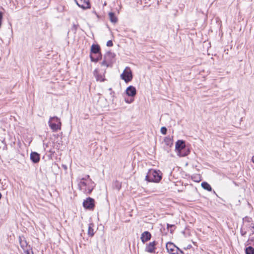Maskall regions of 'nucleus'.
I'll use <instances>...</instances> for the list:
<instances>
[{
    "instance_id": "obj_1",
    "label": "nucleus",
    "mask_w": 254,
    "mask_h": 254,
    "mask_svg": "<svg viewBox=\"0 0 254 254\" xmlns=\"http://www.w3.org/2000/svg\"><path fill=\"white\" fill-rule=\"evenodd\" d=\"M162 178V173L160 170L150 169L145 177V180L148 182L159 183Z\"/></svg>"
},
{
    "instance_id": "obj_2",
    "label": "nucleus",
    "mask_w": 254,
    "mask_h": 254,
    "mask_svg": "<svg viewBox=\"0 0 254 254\" xmlns=\"http://www.w3.org/2000/svg\"><path fill=\"white\" fill-rule=\"evenodd\" d=\"M48 124L53 132H56L61 129L62 123L60 118L57 116L50 117Z\"/></svg>"
},
{
    "instance_id": "obj_3",
    "label": "nucleus",
    "mask_w": 254,
    "mask_h": 254,
    "mask_svg": "<svg viewBox=\"0 0 254 254\" xmlns=\"http://www.w3.org/2000/svg\"><path fill=\"white\" fill-rule=\"evenodd\" d=\"M133 78L132 71L130 67H126L123 72L121 74V78L128 83L131 81Z\"/></svg>"
},
{
    "instance_id": "obj_4",
    "label": "nucleus",
    "mask_w": 254,
    "mask_h": 254,
    "mask_svg": "<svg viewBox=\"0 0 254 254\" xmlns=\"http://www.w3.org/2000/svg\"><path fill=\"white\" fill-rule=\"evenodd\" d=\"M83 206L86 209L93 210L95 207V200L90 197H87L83 202Z\"/></svg>"
},
{
    "instance_id": "obj_5",
    "label": "nucleus",
    "mask_w": 254,
    "mask_h": 254,
    "mask_svg": "<svg viewBox=\"0 0 254 254\" xmlns=\"http://www.w3.org/2000/svg\"><path fill=\"white\" fill-rule=\"evenodd\" d=\"M187 146L185 141L183 140H178L175 144V150L177 152L178 155L181 153V151Z\"/></svg>"
},
{
    "instance_id": "obj_6",
    "label": "nucleus",
    "mask_w": 254,
    "mask_h": 254,
    "mask_svg": "<svg viewBox=\"0 0 254 254\" xmlns=\"http://www.w3.org/2000/svg\"><path fill=\"white\" fill-rule=\"evenodd\" d=\"M77 5L83 9L90 8V3L89 0H74Z\"/></svg>"
},
{
    "instance_id": "obj_7",
    "label": "nucleus",
    "mask_w": 254,
    "mask_h": 254,
    "mask_svg": "<svg viewBox=\"0 0 254 254\" xmlns=\"http://www.w3.org/2000/svg\"><path fill=\"white\" fill-rule=\"evenodd\" d=\"M157 244V242L155 241L147 244L145 248V251L151 254L155 253V250L156 249V246Z\"/></svg>"
},
{
    "instance_id": "obj_8",
    "label": "nucleus",
    "mask_w": 254,
    "mask_h": 254,
    "mask_svg": "<svg viewBox=\"0 0 254 254\" xmlns=\"http://www.w3.org/2000/svg\"><path fill=\"white\" fill-rule=\"evenodd\" d=\"M18 240L20 247L23 250L28 248L29 246H30V245H28V243L23 236H19L18 237Z\"/></svg>"
},
{
    "instance_id": "obj_9",
    "label": "nucleus",
    "mask_w": 254,
    "mask_h": 254,
    "mask_svg": "<svg viewBox=\"0 0 254 254\" xmlns=\"http://www.w3.org/2000/svg\"><path fill=\"white\" fill-rule=\"evenodd\" d=\"M176 247H177L176 245L170 242L167 243L166 245V250L170 254H176L175 249L176 248Z\"/></svg>"
},
{
    "instance_id": "obj_10",
    "label": "nucleus",
    "mask_w": 254,
    "mask_h": 254,
    "mask_svg": "<svg viewBox=\"0 0 254 254\" xmlns=\"http://www.w3.org/2000/svg\"><path fill=\"white\" fill-rule=\"evenodd\" d=\"M30 160L34 163H38L40 161V155L36 152H31L30 153Z\"/></svg>"
},
{
    "instance_id": "obj_11",
    "label": "nucleus",
    "mask_w": 254,
    "mask_h": 254,
    "mask_svg": "<svg viewBox=\"0 0 254 254\" xmlns=\"http://www.w3.org/2000/svg\"><path fill=\"white\" fill-rule=\"evenodd\" d=\"M151 238V234L148 231H145L141 234L140 239L143 243L149 241Z\"/></svg>"
},
{
    "instance_id": "obj_12",
    "label": "nucleus",
    "mask_w": 254,
    "mask_h": 254,
    "mask_svg": "<svg viewBox=\"0 0 254 254\" xmlns=\"http://www.w3.org/2000/svg\"><path fill=\"white\" fill-rule=\"evenodd\" d=\"M126 92L127 95L130 97H134L136 94V88L131 85L127 88Z\"/></svg>"
},
{
    "instance_id": "obj_13",
    "label": "nucleus",
    "mask_w": 254,
    "mask_h": 254,
    "mask_svg": "<svg viewBox=\"0 0 254 254\" xmlns=\"http://www.w3.org/2000/svg\"><path fill=\"white\" fill-rule=\"evenodd\" d=\"M116 55L111 51L107 52L104 55V58L108 61L110 64L113 62V60L115 59Z\"/></svg>"
},
{
    "instance_id": "obj_14",
    "label": "nucleus",
    "mask_w": 254,
    "mask_h": 254,
    "mask_svg": "<svg viewBox=\"0 0 254 254\" xmlns=\"http://www.w3.org/2000/svg\"><path fill=\"white\" fill-rule=\"evenodd\" d=\"M101 52V48L98 44H93L91 46L90 55L96 54Z\"/></svg>"
},
{
    "instance_id": "obj_15",
    "label": "nucleus",
    "mask_w": 254,
    "mask_h": 254,
    "mask_svg": "<svg viewBox=\"0 0 254 254\" xmlns=\"http://www.w3.org/2000/svg\"><path fill=\"white\" fill-rule=\"evenodd\" d=\"M93 74L95 76L97 81L103 82L106 80L104 76L100 74L97 69H96L93 71Z\"/></svg>"
},
{
    "instance_id": "obj_16",
    "label": "nucleus",
    "mask_w": 254,
    "mask_h": 254,
    "mask_svg": "<svg viewBox=\"0 0 254 254\" xmlns=\"http://www.w3.org/2000/svg\"><path fill=\"white\" fill-rule=\"evenodd\" d=\"M190 152V148L189 146H187L180 153L178 156L180 157H185L189 155Z\"/></svg>"
},
{
    "instance_id": "obj_17",
    "label": "nucleus",
    "mask_w": 254,
    "mask_h": 254,
    "mask_svg": "<svg viewBox=\"0 0 254 254\" xmlns=\"http://www.w3.org/2000/svg\"><path fill=\"white\" fill-rule=\"evenodd\" d=\"M97 55L96 57H94L92 55H90V58L91 59V61L93 62L97 63L100 60H101L102 58V55L101 54V52L96 54Z\"/></svg>"
},
{
    "instance_id": "obj_18",
    "label": "nucleus",
    "mask_w": 254,
    "mask_h": 254,
    "mask_svg": "<svg viewBox=\"0 0 254 254\" xmlns=\"http://www.w3.org/2000/svg\"><path fill=\"white\" fill-rule=\"evenodd\" d=\"M109 16L110 20L111 22L113 23H116L118 21V18L116 16V14L113 12H110L109 13Z\"/></svg>"
},
{
    "instance_id": "obj_19",
    "label": "nucleus",
    "mask_w": 254,
    "mask_h": 254,
    "mask_svg": "<svg viewBox=\"0 0 254 254\" xmlns=\"http://www.w3.org/2000/svg\"><path fill=\"white\" fill-rule=\"evenodd\" d=\"M164 141L165 144L169 147H171L173 144V139L169 136L165 137Z\"/></svg>"
},
{
    "instance_id": "obj_20",
    "label": "nucleus",
    "mask_w": 254,
    "mask_h": 254,
    "mask_svg": "<svg viewBox=\"0 0 254 254\" xmlns=\"http://www.w3.org/2000/svg\"><path fill=\"white\" fill-rule=\"evenodd\" d=\"M201 186L203 189L207 191H211L212 190L211 186L206 182H203L201 183Z\"/></svg>"
},
{
    "instance_id": "obj_21",
    "label": "nucleus",
    "mask_w": 254,
    "mask_h": 254,
    "mask_svg": "<svg viewBox=\"0 0 254 254\" xmlns=\"http://www.w3.org/2000/svg\"><path fill=\"white\" fill-rule=\"evenodd\" d=\"M113 187L114 189H116L117 190L119 191L122 187V183L119 181L116 180L115 182H113Z\"/></svg>"
},
{
    "instance_id": "obj_22",
    "label": "nucleus",
    "mask_w": 254,
    "mask_h": 254,
    "mask_svg": "<svg viewBox=\"0 0 254 254\" xmlns=\"http://www.w3.org/2000/svg\"><path fill=\"white\" fill-rule=\"evenodd\" d=\"M94 225L92 223H90L88 225V235L90 237H93L94 235V229H93Z\"/></svg>"
},
{
    "instance_id": "obj_23",
    "label": "nucleus",
    "mask_w": 254,
    "mask_h": 254,
    "mask_svg": "<svg viewBox=\"0 0 254 254\" xmlns=\"http://www.w3.org/2000/svg\"><path fill=\"white\" fill-rule=\"evenodd\" d=\"M246 254H254V248L252 246H249L245 249Z\"/></svg>"
},
{
    "instance_id": "obj_24",
    "label": "nucleus",
    "mask_w": 254,
    "mask_h": 254,
    "mask_svg": "<svg viewBox=\"0 0 254 254\" xmlns=\"http://www.w3.org/2000/svg\"><path fill=\"white\" fill-rule=\"evenodd\" d=\"M23 250V254H34L32 248L30 247V246H29L28 248H27Z\"/></svg>"
},
{
    "instance_id": "obj_25",
    "label": "nucleus",
    "mask_w": 254,
    "mask_h": 254,
    "mask_svg": "<svg viewBox=\"0 0 254 254\" xmlns=\"http://www.w3.org/2000/svg\"><path fill=\"white\" fill-rule=\"evenodd\" d=\"M79 27L78 24H76L75 23H73L71 28V30L73 32L74 34H75L76 33L78 27Z\"/></svg>"
},
{
    "instance_id": "obj_26",
    "label": "nucleus",
    "mask_w": 254,
    "mask_h": 254,
    "mask_svg": "<svg viewBox=\"0 0 254 254\" xmlns=\"http://www.w3.org/2000/svg\"><path fill=\"white\" fill-rule=\"evenodd\" d=\"M101 65L105 66L106 67L109 66L110 63L104 58L103 61L101 63Z\"/></svg>"
},
{
    "instance_id": "obj_27",
    "label": "nucleus",
    "mask_w": 254,
    "mask_h": 254,
    "mask_svg": "<svg viewBox=\"0 0 254 254\" xmlns=\"http://www.w3.org/2000/svg\"><path fill=\"white\" fill-rule=\"evenodd\" d=\"M160 131L162 134L165 135L167 132V128L165 127H163L161 128Z\"/></svg>"
},
{
    "instance_id": "obj_28",
    "label": "nucleus",
    "mask_w": 254,
    "mask_h": 254,
    "mask_svg": "<svg viewBox=\"0 0 254 254\" xmlns=\"http://www.w3.org/2000/svg\"><path fill=\"white\" fill-rule=\"evenodd\" d=\"M79 187H80V189H81V186L83 187H86L87 186V183L85 182V181H83L81 180L79 184Z\"/></svg>"
},
{
    "instance_id": "obj_29",
    "label": "nucleus",
    "mask_w": 254,
    "mask_h": 254,
    "mask_svg": "<svg viewBox=\"0 0 254 254\" xmlns=\"http://www.w3.org/2000/svg\"><path fill=\"white\" fill-rule=\"evenodd\" d=\"M175 227V225L169 224H167V228L168 230H169L170 228L171 229L172 228ZM173 232V230L170 229V233H172Z\"/></svg>"
},
{
    "instance_id": "obj_30",
    "label": "nucleus",
    "mask_w": 254,
    "mask_h": 254,
    "mask_svg": "<svg viewBox=\"0 0 254 254\" xmlns=\"http://www.w3.org/2000/svg\"><path fill=\"white\" fill-rule=\"evenodd\" d=\"M177 252H176V254H185L183 251L181 250L179 248L176 247Z\"/></svg>"
},
{
    "instance_id": "obj_31",
    "label": "nucleus",
    "mask_w": 254,
    "mask_h": 254,
    "mask_svg": "<svg viewBox=\"0 0 254 254\" xmlns=\"http://www.w3.org/2000/svg\"><path fill=\"white\" fill-rule=\"evenodd\" d=\"M106 45H107L108 47H112V46H113V41H112V40H109V41L107 42Z\"/></svg>"
},
{
    "instance_id": "obj_32",
    "label": "nucleus",
    "mask_w": 254,
    "mask_h": 254,
    "mask_svg": "<svg viewBox=\"0 0 254 254\" xmlns=\"http://www.w3.org/2000/svg\"><path fill=\"white\" fill-rule=\"evenodd\" d=\"M2 18H3V13L1 11H0V28L1 26Z\"/></svg>"
},
{
    "instance_id": "obj_33",
    "label": "nucleus",
    "mask_w": 254,
    "mask_h": 254,
    "mask_svg": "<svg viewBox=\"0 0 254 254\" xmlns=\"http://www.w3.org/2000/svg\"><path fill=\"white\" fill-rule=\"evenodd\" d=\"M240 233L241 235L243 236H245L247 234V232L246 231H244L242 228L241 229Z\"/></svg>"
},
{
    "instance_id": "obj_34",
    "label": "nucleus",
    "mask_w": 254,
    "mask_h": 254,
    "mask_svg": "<svg viewBox=\"0 0 254 254\" xmlns=\"http://www.w3.org/2000/svg\"><path fill=\"white\" fill-rule=\"evenodd\" d=\"M245 219L246 221L248 222H250L252 220V218L249 217L248 216H246L245 217V218L243 219V220Z\"/></svg>"
},
{
    "instance_id": "obj_35",
    "label": "nucleus",
    "mask_w": 254,
    "mask_h": 254,
    "mask_svg": "<svg viewBox=\"0 0 254 254\" xmlns=\"http://www.w3.org/2000/svg\"><path fill=\"white\" fill-rule=\"evenodd\" d=\"M89 178H90V176L89 175H86V176H85V177L81 178V180L85 181L87 179H89Z\"/></svg>"
},
{
    "instance_id": "obj_36",
    "label": "nucleus",
    "mask_w": 254,
    "mask_h": 254,
    "mask_svg": "<svg viewBox=\"0 0 254 254\" xmlns=\"http://www.w3.org/2000/svg\"><path fill=\"white\" fill-rule=\"evenodd\" d=\"M252 225L250 226V228H251V229H254V230H253V231H252V234H250V236H251V235H254V223H252Z\"/></svg>"
},
{
    "instance_id": "obj_37",
    "label": "nucleus",
    "mask_w": 254,
    "mask_h": 254,
    "mask_svg": "<svg viewBox=\"0 0 254 254\" xmlns=\"http://www.w3.org/2000/svg\"><path fill=\"white\" fill-rule=\"evenodd\" d=\"M191 247H192V246L190 244V245H188L186 247H184V249L185 250H188V249H190Z\"/></svg>"
},
{
    "instance_id": "obj_38",
    "label": "nucleus",
    "mask_w": 254,
    "mask_h": 254,
    "mask_svg": "<svg viewBox=\"0 0 254 254\" xmlns=\"http://www.w3.org/2000/svg\"><path fill=\"white\" fill-rule=\"evenodd\" d=\"M110 94L111 96V97L113 98L115 97V93L114 91H112L110 92Z\"/></svg>"
},
{
    "instance_id": "obj_39",
    "label": "nucleus",
    "mask_w": 254,
    "mask_h": 254,
    "mask_svg": "<svg viewBox=\"0 0 254 254\" xmlns=\"http://www.w3.org/2000/svg\"><path fill=\"white\" fill-rule=\"evenodd\" d=\"M93 189V188L88 189L87 193L90 194L92 192Z\"/></svg>"
},
{
    "instance_id": "obj_40",
    "label": "nucleus",
    "mask_w": 254,
    "mask_h": 254,
    "mask_svg": "<svg viewBox=\"0 0 254 254\" xmlns=\"http://www.w3.org/2000/svg\"><path fill=\"white\" fill-rule=\"evenodd\" d=\"M62 167L64 168V169L66 170L67 169V166L65 165H62Z\"/></svg>"
},
{
    "instance_id": "obj_41",
    "label": "nucleus",
    "mask_w": 254,
    "mask_h": 254,
    "mask_svg": "<svg viewBox=\"0 0 254 254\" xmlns=\"http://www.w3.org/2000/svg\"><path fill=\"white\" fill-rule=\"evenodd\" d=\"M251 241H254V237L252 238L251 239H249L248 242Z\"/></svg>"
},
{
    "instance_id": "obj_42",
    "label": "nucleus",
    "mask_w": 254,
    "mask_h": 254,
    "mask_svg": "<svg viewBox=\"0 0 254 254\" xmlns=\"http://www.w3.org/2000/svg\"><path fill=\"white\" fill-rule=\"evenodd\" d=\"M252 161L254 163V156H253L252 158Z\"/></svg>"
},
{
    "instance_id": "obj_43",
    "label": "nucleus",
    "mask_w": 254,
    "mask_h": 254,
    "mask_svg": "<svg viewBox=\"0 0 254 254\" xmlns=\"http://www.w3.org/2000/svg\"><path fill=\"white\" fill-rule=\"evenodd\" d=\"M108 90H109V91H110V92H111V91H113V90H112V88H109V89H108Z\"/></svg>"
},
{
    "instance_id": "obj_44",
    "label": "nucleus",
    "mask_w": 254,
    "mask_h": 254,
    "mask_svg": "<svg viewBox=\"0 0 254 254\" xmlns=\"http://www.w3.org/2000/svg\"><path fill=\"white\" fill-rule=\"evenodd\" d=\"M1 196H2V195H1V193L0 192V199H1Z\"/></svg>"
}]
</instances>
